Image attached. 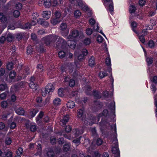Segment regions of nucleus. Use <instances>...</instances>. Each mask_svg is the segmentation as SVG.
<instances>
[{"instance_id": "c9c22d12", "label": "nucleus", "mask_w": 157, "mask_h": 157, "mask_svg": "<svg viewBox=\"0 0 157 157\" xmlns=\"http://www.w3.org/2000/svg\"><path fill=\"white\" fill-rule=\"evenodd\" d=\"M20 14V12L17 10H15L13 12V15L15 17H18Z\"/></svg>"}, {"instance_id": "7c9ffc66", "label": "nucleus", "mask_w": 157, "mask_h": 157, "mask_svg": "<svg viewBox=\"0 0 157 157\" xmlns=\"http://www.w3.org/2000/svg\"><path fill=\"white\" fill-rule=\"evenodd\" d=\"M107 75V74L105 71H101L99 74V76L101 78H102L106 76Z\"/></svg>"}, {"instance_id": "864d4df0", "label": "nucleus", "mask_w": 157, "mask_h": 157, "mask_svg": "<svg viewBox=\"0 0 157 157\" xmlns=\"http://www.w3.org/2000/svg\"><path fill=\"white\" fill-rule=\"evenodd\" d=\"M155 106L156 107V109H155V114L156 117H157V95L155 96Z\"/></svg>"}, {"instance_id": "423d86ee", "label": "nucleus", "mask_w": 157, "mask_h": 157, "mask_svg": "<svg viewBox=\"0 0 157 157\" xmlns=\"http://www.w3.org/2000/svg\"><path fill=\"white\" fill-rule=\"evenodd\" d=\"M113 145L112 147V151L113 153L116 154L117 155H119L120 154L118 148V142L116 136L114 137L113 141Z\"/></svg>"}, {"instance_id": "cd10ccee", "label": "nucleus", "mask_w": 157, "mask_h": 157, "mask_svg": "<svg viewBox=\"0 0 157 157\" xmlns=\"http://www.w3.org/2000/svg\"><path fill=\"white\" fill-rule=\"evenodd\" d=\"M131 26L133 31L136 34H138V32L136 29L137 26V24L135 22H133L131 23Z\"/></svg>"}, {"instance_id": "f8f14e48", "label": "nucleus", "mask_w": 157, "mask_h": 157, "mask_svg": "<svg viewBox=\"0 0 157 157\" xmlns=\"http://www.w3.org/2000/svg\"><path fill=\"white\" fill-rule=\"evenodd\" d=\"M51 12L50 11H44L42 12V17L46 20L49 19L51 17Z\"/></svg>"}, {"instance_id": "e433bc0d", "label": "nucleus", "mask_w": 157, "mask_h": 157, "mask_svg": "<svg viewBox=\"0 0 157 157\" xmlns=\"http://www.w3.org/2000/svg\"><path fill=\"white\" fill-rule=\"evenodd\" d=\"M93 32L92 29L90 28H88L86 29V33L87 35H90Z\"/></svg>"}, {"instance_id": "bf43d9fd", "label": "nucleus", "mask_w": 157, "mask_h": 157, "mask_svg": "<svg viewBox=\"0 0 157 157\" xmlns=\"http://www.w3.org/2000/svg\"><path fill=\"white\" fill-rule=\"evenodd\" d=\"M33 49L31 46H29L27 48V53L28 54H30L33 52Z\"/></svg>"}, {"instance_id": "72a5a7b5", "label": "nucleus", "mask_w": 157, "mask_h": 157, "mask_svg": "<svg viewBox=\"0 0 157 157\" xmlns=\"http://www.w3.org/2000/svg\"><path fill=\"white\" fill-rule=\"evenodd\" d=\"M7 89V86L6 84H2L0 85V90L2 91L6 90Z\"/></svg>"}, {"instance_id": "4c0bfd02", "label": "nucleus", "mask_w": 157, "mask_h": 157, "mask_svg": "<svg viewBox=\"0 0 157 157\" xmlns=\"http://www.w3.org/2000/svg\"><path fill=\"white\" fill-rule=\"evenodd\" d=\"M8 94V93L7 92H6L2 94H0V98L2 99H5Z\"/></svg>"}, {"instance_id": "7ed1b4c3", "label": "nucleus", "mask_w": 157, "mask_h": 157, "mask_svg": "<svg viewBox=\"0 0 157 157\" xmlns=\"http://www.w3.org/2000/svg\"><path fill=\"white\" fill-rule=\"evenodd\" d=\"M58 37L55 35H49L45 37L42 39V41L46 44H48L50 43L55 42Z\"/></svg>"}, {"instance_id": "680f3d73", "label": "nucleus", "mask_w": 157, "mask_h": 157, "mask_svg": "<svg viewBox=\"0 0 157 157\" xmlns=\"http://www.w3.org/2000/svg\"><path fill=\"white\" fill-rule=\"evenodd\" d=\"M16 8L18 10H20L22 7V4L20 3H18L15 5Z\"/></svg>"}, {"instance_id": "09e8293b", "label": "nucleus", "mask_w": 157, "mask_h": 157, "mask_svg": "<svg viewBox=\"0 0 157 157\" xmlns=\"http://www.w3.org/2000/svg\"><path fill=\"white\" fill-rule=\"evenodd\" d=\"M42 95L43 96H45L47 93H48V92L47 91V90L45 88H43L42 89Z\"/></svg>"}, {"instance_id": "2f4dec72", "label": "nucleus", "mask_w": 157, "mask_h": 157, "mask_svg": "<svg viewBox=\"0 0 157 157\" xmlns=\"http://www.w3.org/2000/svg\"><path fill=\"white\" fill-rule=\"evenodd\" d=\"M16 72L14 71H11L10 72L9 74V77L12 80L14 79V78L16 76Z\"/></svg>"}, {"instance_id": "f257e3e1", "label": "nucleus", "mask_w": 157, "mask_h": 157, "mask_svg": "<svg viewBox=\"0 0 157 157\" xmlns=\"http://www.w3.org/2000/svg\"><path fill=\"white\" fill-rule=\"evenodd\" d=\"M80 37L78 31L74 30L71 32L67 37L69 40L67 43L64 39L59 37L58 39L57 47L58 48L64 49L67 45L71 48L73 49L75 47L76 42L79 40Z\"/></svg>"}, {"instance_id": "bb28decb", "label": "nucleus", "mask_w": 157, "mask_h": 157, "mask_svg": "<svg viewBox=\"0 0 157 157\" xmlns=\"http://www.w3.org/2000/svg\"><path fill=\"white\" fill-rule=\"evenodd\" d=\"M75 102L72 101H69L67 104V107L68 108L72 109L75 106Z\"/></svg>"}, {"instance_id": "f03ea898", "label": "nucleus", "mask_w": 157, "mask_h": 157, "mask_svg": "<svg viewBox=\"0 0 157 157\" xmlns=\"http://www.w3.org/2000/svg\"><path fill=\"white\" fill-rule=\"evenodd\" d=\"M104 5L107 10L110 12L112 14H113V6L112 0H102Z\"/></svg>"}, {"instance_id": "f3484780", "label": "nucleus", "mask_w": 157, "mask_h": 157, "mask_svg": "<svg viewBox=\"0 0 157 157\" xmlns=\"http://www.w3.org/2000/svg\"><path fill=\"white\" fill-rule=\"evenodd\" d=\"M37 22L38 24L45 27L49 25L48 22L44 21L43 19L41 18H39L37 20Z\"/></svg>"}, {"instance_id": "c03bdc74", "label": "nucleus", "mask_w": 157, "mask_h": 157, "mask_svg": "<svg viewBox=\"0 0 157 157\" xmlns=\"http://www.w3.org/2000/svg\"><path fill=\"white\" fill-rule=\"evenodd\" d=\"M69 2L72 4H74V6L75 8L78 5V3L77 2V0H69Z\"/></svg>"}, {"instance_id": "4468645a", "label": "nucleus", "mask_w": 157, "mask_h": 157, "mask_svg": "<svg viewBox=\"0 0 157 157\" xmlns=\"http://www.w3.org/2000/svg\"><path fill=\"white\" fill-rule=\"evenodd\" d=\"M147 34V29H143L142 32V35L139 36L140 41L142 43H144L145 40L144 36Z\"/></svg>"}, {"instance_id": "603ef678", "label": "nucleus", "mask_w": 157, "mask_h": 157, "mask_svg": "<svg viewBox=\"0 0 157 157\" xmlns=\"http://www.w3.org/2000/svg\"><path fill=\"white\" fill-rule=\"evenodd\" d=\"M136 16L139 19H141L143 17L142 14L140 12H138V13L136 15Z\"/></svg>"}, {"instance_id": "338daca9", "label": "nucleus", "mask_w": 157, "mask_h": 157, "mask_svg": "<svg viewBox=\"0 0 157 157\" xmlns=\"http://www.w3.org/2000/svg\"><path fill=\"white\" fill-rule=\"evenodd\" d=\"M16 127V124L14 122H12L10 125V128L11 129H14Z\"/></svg>"}, {"instance_id": "b1692460", "label": "nucleus", "mask_w": 157, "mask_h": 157, "mask_svg": "<svg viewBox=\"0 0 157 157\" xmlns=\"http://www.w3.org/2000/svg\"><path fill=\"white\" fill-rule=\"evenodd\" d=\"M82 13L80 11L78 10H76L74 12V16L76 18L79 17L81 15Z\"/></svg>"}, {"instance_id": "aec40b11", "label": "nucleus", "mask_w": 157, "mask_h": 157, "mask_svg": "<svg viewBox=\"0 0 157 157\" xmlns=\"http://www.w3.org/2000/svg\"><path fill=\"white\" fill-rule=\"evenodd\" d=\"M7 19L6 16L4 15L2 13H0V21L3 22H5L7 21Z\"/></svg>"}, {"instance_id": "49530a36", "label": "nucleus", "mask_w": 157, "mask_h": 157, "mask_svg": "<svg viewBox=\"0 0 157 157\" xmlns=\"http://www.w3.org/2000/svg\"><path fill=\"white\" fill-rule=\"evenodd\" d=\"M28 71H29V69H28V70H27L26 71L25 73V75H24V76H23V77H21V76H17V80H21L22 79V78H25V76L26 75H27L29 74V72Z\"/></svg>"}, {"instance_id": "9b49d317", "label": "nucleus", "mask_w": 157, "mask_h": 157, "mask_svg": "<svg viewBox=\"0 0 157 157\" xmlns=\"http://www.w3.org/2000/svg\"><path fill=\"white\" fill-rule=\"evenodd\" d=\"M48 92V93L53 91L55 89L53 83H49L46 85L45 88Z\"/></svg>"}, {"instance_id": "de8ad7c7", "label": "nucleus", "mask_w": 157, "mask_h": 157, "mask_svg": "<svg viewBox=\"0 0 157 157\" xmlns=\"http://www.w3.org/2000/svg\"><path fill=\"white\" fill-rule=\"evenodd\" d=\"M83 113V110L82 109H79L77 111V116L79 117H81Z\"/></svg>"}, {"instance_id": "ddd939ff", "label": "nucleus", "mask_w": 157, "mask_h": 157, "mask_svg": "<svg viewBox=\"0 0 157 157\" xmlns=\"http://www.w3.org/2000/svg\"><path fill=\"white\" fill-rule=\"evenodd\" d=\"M34 81L35 78L33 77H32L30 79V82L29 84V85L30 88L31 89H35L37 86V84L35 83L34 82Z\"/></svg>"}, {"instance_id": "f704fd0d", "label": "nucleus", "mask_w": 157, "mask_h": 157, "mask_svg": "<svg viewBox=\"0 0 157 157\" xmlns=\"http://www.w3.org/2000/svg\"><path fill=\"white\" fill-rule=\"evenodd\" d=\"M58 95L59 96L63 97L64 95V89L63 88H60L59 89L58 91Z\"/></svg>"}, {"instance_id": "473e14b6", "label": "nucleus", "mask_w": 157, "mask_h": 157, "mask_svg": "<svg viewBox=\"0 0 157 157\" xmlns=\"http://www.w3.org/2000/svg\"><path fill=\"white\" fill-rule=\"evenodd\" d=\"M136 10V7L134 6H131L129 7V12L132 14L135 13Z\"/></svg>"}, {"instance_id": "37998d69", "label": "nucleus", "mask_w": 157, "mask_h": 157, "mask_svg": "<svg viewBox=\"0 0 157 157\" xmlns=\"http://www.w3.org/2000/svg\"><path fill=\"white\" fill-rule=\"evenodd\" d=\"M152 58L151 57H148L147 58V62L148 65H150L153 62Z\"/></svg>"}, {"instance_id": "1a4fd4ad", "label": "nucleus", "mask_w": 157, "mask_h": 157, "mask_svg": "<svg viewBox=\"0 0 157 157\" xmlns=\"http://www.w3.org/2000/svg\"><path fill=\"white\" fill-rule=\"evenodd\" d=\"M152 82L151 87V88L152 91L153 93H154L156 90V84L157 83V76H154L151 79Z\"/></svg>"}, {"instance_id": "ea45409f", "label": "nucleus", "mask_w": 157, "mask_h": 157, "mask_svg": "<svg viewBox=\"0 0 157 157\" xmlns=\"http://www.w3.org/2000/svg\"><path fill=\"white\" fill-rule=\"evenodd\" d=\"M55 18L58 19H60L61 16V14L60 12L58 11H56L54 13Z\"/></svg>"}, {"instance_id": "69168bd1", "label": "nucleus", "mask_w": 157, "mask_h": 157, "mask_svg": "<svg viewBox=\"0 0 157 157\" xmlns=\"http://www.w3.org/2000/svg\"><path fill=\"white\" fill-rule=\"evenodd\" d=\"M70 148L69 145L68 144L65 145L63 147V150L65 151H68Z\"/></svg>"}, {"instance_id": "774afa93", "label": "nucleus", "mask_w": 157, "mask_h": 157, "mask_svg": "<svg viewBox=\"0 0 157 157\" xmlns=\"http://www.w3.org/2000/svg\"><path fill=\"white\" fill-rule=\"evenodd\" d=\"M5 157H12V152L10 151H9L7 152L6 154H5Z\"/></svg>"}, {"instance_id": "20e7f679", "label": "nucleus", "mask_w": 157, "mask_h": 157, "mask_svg": "<svg viewBox=\"0 0 157 157\" xmlns=\"http://www.w3.org/2000/svg\"><path fill=\"white\" fill-rule=\"evenodd\" d=\"M89 24L91 25H93L95 24H97V28H96L94 26V29H95L96 31L101 33L106 39H107L106 36L103 33L102 30L101 29H99V27L98 26V23H96V20L94 18L92 17L90 18L89 20Z\"/></svg>"}, {"instance_id": "a878e982", "label": "nucleus", "mask_w": 157, "mask_h": 157, "mask_svg": "<svg viewBox=\"0 0 157 157\" xmlns=\"http://www.w3.org/2000/svg\"><path fill=\"white\" fill-rule=\"evenodd\" d=\"M95 58L94 57H92L90 58L89 60V65L91 67H93L95 64Z\"/></svg>"}, {"instance_id": "dca6fc26", "label": "nucleus", "mask_w": 157, "mask_h": 157, "mask_svg": "<svg viewBox=\"0 0 157 157\" xmlns=\"http://www.w3.org/2000/svg\"><path fill=\"white\" fill-rule=\"evenodd\" d=\"M53 104L55 106H59L61 104V100L59 98H56L53 101Z\"/></svg>"}, {"instance_id": "393cba45", "label": "nucleus", "mask_w": 157, "mask_h": 157, "mask_svg": "<svg viewBox=\"0 0 157 157\" xmlns=\"http://www.w3.org/2000/svg\"><path fill=\"white\" fill-rule=\"evenodd\" d=\"M44 5L46 8H49L52 6L51 0H45L44 2Z\"/></svg>"}, {"instance_id": "79ce46f5", "label": "nucleus", "mask_w": 157, "mask_h": 157, "mask_svg": "<svg viewBox=\"0 0 157 157\" xmlns=\"http://www.w3.org/2000/svg\"><path fill=\"white\" fill-rule=\"evenodd\" d=\"M43 114L44 113L43 112H40V114H39L38 116L36 118V122H38L43 117Z\"/></svg>"}, {"instance_id": "2eb2a0df", "label": "nucleus", "mask_w": 157, "mask_h": 157, "mask_svg": "<svg viewBox=\"0 0 157 157\" xmlns=\"http://www.w3.org/2000/svg\"><path fill=\"white\" fill-rule=\"evenodd\" d=\"M69 119V116L68 115L65 116L60 121V124L62 126L65 125L66 123L68 121Z\"/></svg>"}, {"instance_id": "412c9836", "label": "nucleus", "mask_w": 157, "mask_h": 157, "mask_svg": "<svg viewBox=\"0 0 157 157\" xmlns=\"http://www.w3.org/2000/svg\"><path fill=\"white\" fill-rule=\"evenodd\" d=\"M7 34L5 37L6 40L8 41H11L13 40V34L9 33H7Z\"/></svg>"}, {"instance_id": "0e129e2a", "label": "nucleus", "mask_w": 157, "mask_h": 157, "mask_svg": "<svg viewBox=\"0 0 157 157\" xmlns=\"http://www.w3.org/2000/svg\"><path fill=\"white\" fill-rule=\"evenodd\" d=\"M5 142L7 145H10L11 143V140L10 138H6Z\"/></svg>"}, {"instance_id": "9d476101", "label": "nucleus", "mask_w": 157, "mask_h": 157, "mask_svg": "<svg viewBox=\"0 0 157 157\" xmlns=\"http://www.w3.org/2000/svg\"><path fill=\"white\" fill-rule=\"evenodd\" d=\"M108 57L105 59V62L106 64L109 67H110L108 69V71L110 73H111L112 72V69L111 67V59H110V57L109 56V54L108 53H107Z\"/></svg>"}, {"instance_id": "a18cd8bd", "label": "nucleus", "mask_w": 157, "mask_h": 157, "mask_svg": "<svg viewBox=\"0 0 157 157\" xmlns=\"http://www.w3.org/2000/svg\"><path fill=\"white\" fill-rule=\"evenodd\" d=\"M149 46L151 48H153L155 45V43L153 40H149L148 43Z\"/></svg>"}, {"instance_id": "4be33fe9", "label": "nucleus", "mask_w": 157, "mask_h": 157, "mask_svg": "<svg viewBox=\"0 0 157 157\" xmlns=\"http://www.w3.org/2000/svg\"><path fill=\"white\" fill-rule=\"evenodd\" d=\"M61 21L60 19H58L56 18L51 19V22L53 25H55L57 24H58Z\"/></svg>"}, {"instance_id": "a19ab883", "label": "nucleus", "mask_w": 157, "mask_h": 157, "mask_svg": "<svg viewBox=\"0 0 157 157\" xmlns=\"http://www.w3.org/2000/svg\"><path fill=\"white\" fill-rule=\"evenodd\" d=\"M37 69L38 71L40 72H42L44 70L43 68V66L41 64H38L37 66Z\"/></svg>"}, {"instance_id": "5fc2aeb1", "label": "nucleus", "mask_w": 157, "mask_h": 157, "mask_svg": "<svg viewBox=\"0 0 157 157\" xmlns=\"http://www.w3.org/2000/svg\"><path fill=\"white\" fill-rule=\"evenodd\" d=\"M31 27V25L30 23H27L25 24L24 29H29Z\"/></svg>"}, {"instance_id": "c85d7f7f", "label": "nucleus", "mask_w": 157, "mask_h": 157, "mask_svg": "<svg viewBox=\"0 0 157 157\" xmlns=\"http://www.w3.org/2000/svg\"><path fill=\"white\" fill-rule=\"evenodd\" d=\"M83 132V130H80L78 129L74 130V133L75 134V136H78L79 134H82Z\"/></svg>"}, {"instance_id": "8fccbe9b", "label": "nucleus", "mask_w": 157, "mask_h": 157, "mask_svg": "<svg viewBox=\"0 0 157 157\" xmlns=\"http://www.w3.org/2000/svg\"><path fill=\"white\" fill-rule=\"evenodd\" d=\"M59 56L60 58H63L65 56V53L63 51H61L58 53Z\"/></svg>"}, {"instance_id": "13d9d810", "label": "nucleus", "mask_w": 157, "mask_h": 157, "mask_svg": "<svg viewBox=\"0 0 157 157\" xmlns=\"http://www.w3.org/2000/svg\"><path fill=\"white\" fill-rule=\"evenodd\" d=\"M8 105V103L6 101H3L1 103L2 106L3 108H6Z\"/></svg>"}, {"instance_id": "39448f33", "label": "nucleus", "mask_w": 157, "mask_h": 157, "mask_svg": "<svg viewBox=\"0 0 157 157\" xmlns=\"http://www.w3.org/2000/svg\"><path fill=\"white\" fill-rule=\"evenodd\" d=\"M60 33L62 36H66L68 34L69 29L67 27V25L65 23H62L60 26Z\"/></svg>"}, {"instance_id": "052dcab7", "label": "nucleus", "mask_w": 157, "mask_h": 157, "mask_svg": "<svg viewBox=\"0 0 157 157\" xmlns=\"http://www.w3.org/2000/svg\"><path fill=\"white\" fill-rule=\"evenodd\" d=\"M94 94L96 98H99L101 97L100 94L97 91L94 92Z\"/></svg>"}, {"instance_id": "58836bf2", "label": "nucleus", "mask_w": 157, "mask_h": 157, "mask_svg": "<svg viewBox=\"0 0 157 157\" xmlns=\"http://www.w3.org/2000/svg\"><path fill=\"white\" fill-rule=\"evenodd\" d=\"M13 67V64L12 63L10 62L8 63L6 66L7 69L9 70H12Z\"/></svg>"}, {"instance_id": "6e6552de", "label": "nucleus", "mask_w": 157, "mask_h": 157, "mask_svg": "<svg viewBox=\"0 0 157 157\" xmlns=\"http://www.w3.org/2000/svg\"><path fill=\"white\" fill-rule=\"evenodd\" d=\"M88 54V52L87 50L85 49H83L82 51V54H80L78 56V52L77 51H76L74 53V55L75 56H77L78 59L80 60H81L83 59L84 58V56H86Z\"/></svg>"}, {"instance_id": "c756f323", "label": "nucleus", "mask_w": 157, "mask_h": 157, "mask_svg": "<svg viewBox=\"0 0 157 157\" xmlns=\"http://www.w3.org/2000/svg\"><path fill=\"white\" fill-rule=\"evenodd\" d=\"M83 44L85 45H89L91 42L90 39L89 38H86L82 41Z\"/></svg>"}, {"instance_id": "4d7b16f0", "label": "nucleus", "mask_w": 157, "mask_h": 157, "mask_svg": "<svg viewBox=\"0 0 157 157\" xmlns=\"http://www.w3.org/2000/svg\"><path fill=\"white\" fill-rule=\"evenodd\" d=\"M81 137H80L79 138L73 140V142L74 143H75L76 144V145H78L80 143V138Z\"/></svg>"}, {"instance_id": "6e6d98bb", "label": "nucleus", "mask_w": 157, "mask_h": 157, "mask_svg": "<svg viewBox=\"0 0 157 157\" xmlns=\"http://www.w3.org/2000/svg\"><path fill=\"white\" fill-rule=\"evenodd\" d=\"M23 152V149L21 148L20 147L18 148L17 151V155H20L22 154Z\"/></svg>"}, {"instance_id": "a211bd4d", "label": "nucleus", "mask_w": 157, "mask_h": 157, "mask_svg": "<svg viewBox=\"0 0 157 157\" xmlns=\"http://www.w3.org/2000/svg\"><path fill=\"white\" fill-rule=\"evenodd\" d=\"M38 112V110L34 109H31L29 112V117L32 118L34 117L36 113Z\"/></svg>"}, {"instance_id": "e2e57ef3", "label": "nucleus", "mask_w": 157, "mask_h": 157, "mask_svg": "<svg viewBox=\"0 0 157 157\" xmlns=\"http://www.w3.org/2000/svg\"><path fill=\"white\" fill-rule=\"evenodd\" d=\"M53 154V152L52 151H49L47 153V156L49 157H52Z\"/></svg>"}, {"instance_id": "5701e85b", "label": "nucleus", "mask_w": 157, "mask_h": 157, "mask_svg": "<svg viewBox=\"0 0 157 157\" xmlns=\"http://www.w3.org/2000/svg\"><path fill=\"white\" fill-rule=\"evenodd\" d=\"M62 0H52L51 1L52 6L55 7L57 6L59 3H61Z\"/></svg>"}, {"instance_id": "6ab92c4d", "label": "nucleus", "mask_w": 157, "mask_h": 157, "mask_svg": "<svg viewBox=\"0 0 157 157\" xmlns=\"http://www.w3.org/2000/svg\"><path fill=\"white\" fill-rule=\"evenodd\" d=\"M15 112L17 114L20 115H23L25 113L23 108L21 107L16 109H15Z\"/></svg>"}, {"instance_id": "0eeeda50", "label": "nucleus", "mask_w": 157, "mask_h": 157, "mask_svg": "<svg viewBox=\"0 0 157 157\" xmlns=\"http://www.w3.org/2000/svg\"><path fill=\"white\" fill-rule=\"evenodd\" d=\"M77 2L78 3V5L75 8L80 7L83 11H85L86 12L89 11V10L90 9L88 7L87 5H86L85 3H84L81 0H77Z\"/></svg>"}, {"instance_id": "3c124183", "label": "nucleus", "mask_w": 157, "mask_h": 157, "mask_svg": "<svg viewBox=\"0 0 157 157\" xmlns=\"http://www.w3.org/2000/svg\"><path fill=\"white\" fill-rule=\"evenodd\" d=\"M75 81L73 79H71L70 80L69 82V85L71 87H73L75 86Z\"/></svg>"}]
</instances>
